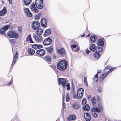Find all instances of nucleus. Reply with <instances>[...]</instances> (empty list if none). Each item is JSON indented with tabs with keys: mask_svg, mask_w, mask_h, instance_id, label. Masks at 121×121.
<instances>
[{
	"mask_svg": "<svg viewBox=\"0 0 121 121\" xmlns=\"http://www.w3.org/2000/svg\"><path fill=\"white\" fill-rule=\"evenodd\" d=\"M67 63L65 60H61L57 64V68L59 70L63 71L66 68Z\"/></svg>",
	"mask_w": 121,
	"mask_h": 121,
	"instance_id": "nucleus-1",
	"label": "nucleus"
},
{
	"mask_svg": "<svg viewBox=\"0 0 121 121\" xmlns=\"http://www.w3.org/2000/svg\"><path fill=\"white\" fill-rule=\"evenodd\" d=\"M7 35L10 38H16L18 37V34L13 31H10L7 32Z\"/></svg>",
	"mask_w": 121,
	"mask_h": 121,
	"instance_id": "nucleus-2",
	"label": "nucleus"
},
{
	"mask_svg": "<svg viewBox=\"0 0 121 121\" xmlns=\"http://www.w3.org/2000/svg\"><path fill=\"white\" fill-rule=\"evenodd\" d=\"M35 4L36 6L38 9H41L43 7V4L42 0H36Z\"/></svg>",
	"mask_w": 121,
	"mask_h": 121,
	"instance_id": "nucleus-3",
	"label": "nucleus"
},
{
	"mask_svg": "<svg viewBox=\"0 0 121 121\" xmlns=\"http://www.w3.org/2000/svg\"><path fill=\"white\" fill-rule=\"evenodd\" d=\"M57 52L59 54H60L62 57L65 56L66 53L65 49L62 48L60 49H58Z\"/></svg>",
	"mask_w": 121,
	"mask_h": 121,
	"instance_id": "nucleus-4",
	"label": "nucleus"
},
{
	"mask_svg": "<svg viewBox=\"0 0 121 121\" xmlns=\"http://www.w3.org/2000/svg\"><path fill=\"white\" fill-rule=\"evenodd\" d=\"M40 25L39 22L38 21H36L33 22L32 25V26L34 30H35L39 28Z\"/></svg>",
	"mask_w": 121,
	"mask_h": 121,
	"instance_id": "nucleus-5",
	"label": "nucleus"
},
{
	"mask_svg": "<svg viewBox=\"0 0 121 121\" xmlns=\"http://www.w3.org/2000/svg\"><path fill=\"white\" fill-rule=\"evenodd\" d=\"M84 93V89L82 88L79 89L77 91V94L78 96V99H81Z\"/></svg>",
	"mask_w": 121,
	"mask_h": 121,
	"instance_id": "nucleus-6",
	"label": "nucleus"
},
{
	"mask_svg": "<svg viewBox=\"0 0 121 121\" xmlns=\"http://www.w3.org/2000/svg\"><path fill=\"white\" fill-rule=\"evenodd\" d=\"M59 83L62 85L63 87L65 86L66 84V80L64 78H60L58 80Z\"/></svg>",
	"mask_w": 121,
	"mask_h": 121,
	"instance_id": "nucleus-7",
	"label": "nucleus"
},
{
	"mask_svg": "<svg viewBox=\"0 0 121 121\" xmlns=\"http://www.w3.org/2000/svg\"><path fill=\"white\" fill-rule=\"evenodd\" d=\"M52 42L51 38L48 37L44 40L43 41V43L45 45H48L51 44Z\"/></svg>",
	"mask_w": 121,
	"mask_h": 121,
	"instance_id": "nucleus-8",
	"label": "nucleus"
},
{
	"mask_svg": "<svg viewBox=\"0 0 121 121\" xmlns=\"http://www.w3.org/2000/svg\"><path fill=\"white\" fill-rule=\"evenodd\" d=\"M10 27V26L9 25L4 26L3 28L0 29V33L2 34H4Z\"/></svg>",
	"mask_w": 121,
	"mask_h": 121,
	"instance_id": "nucleus-9",
	"label": "nucleus"
},
{
	"mask_svg": "<svg viewBox=\"0 0 121 121\" xmlns=\"http://www.w3.org/2000/svg\"><path fill=\"white\" fill-rule=\"evenodd\" d=\"M18 53L17 51H16V53L15 54L13 57V59L12 63L11 66V67H13L16 62V59H17L18 58Z\"/></svg>",
	"mask_w": 121,
	"mask_h": 121,
	"instance_id": "nucleus-10",
	"label": "nucleus"
},
{
	"mask_svg": "<svg viewBox=\"0 0 121 121\" xmlns=\"http://www.w3.org/2000/svg\"><path fill=\"white\" fill-rule=\"evenodd\" d=\"M33 37L35 39L36 41L38 42H41L43 39L42 37L39 35H34L33 36Z\"/></svg>",
	"mask_w": 121,
	"mask_h": 121,
	"instance_id": "nucleus-11",
	"label": "nucleus"
},
{
	"mask_svg": "<svg viewBox=\"0 0 121 121\" xmlns=\"http://www.w3.org/2000/svg\"><path fill=\"white\" fill-rule=\"evenodd\" d=\"M36 53L40 56H43L45 53V50L43 49H39L36 51Z\"/></svg>",
	"mask_w": 121,
	"mask_h": 121,
	"instance_id": "nucleus-12",
	"label": "nucleus"
},
{
	"mask_svg": "<svg viewBox=\"0 0 121 121\" xmlns=\"http://www.w3.org/2000/svg\"><path fill=\"white\" fill-rule=\"evenodd\" d=\"M104 39L103 38L97 39V44L98 46H103L104 45Z\"/></svg>",
	"mask_w": 121,
	"mask_h": 121,
	"instance_id": "nucleus-13",
	"label": "nucleus"
},
{
	"mask_svg": "<svg viewBox=\"0 0 121 121\" xmlns=\"http://www.w3.org/2000/svg\"><path fill=\"white\" fill-rule=\"evenodd\" d=\"M41 24L43 27H46L47 25V20L44 18H42L41 21Z\"/></svg>",
	"mask_w": 121,
	"mask_h": 121,
	"instance_id": "nucleus-14",
	"label": "nucleus"
},
{
	"mask_svg": "<svg viewBox=\"0 0 121 121\" xmlns=\"http://www.w3.org/2000/svg\"><path fill=\"white\" fill-rule=\"evenodd\" d=\"M51 33L52 30L50 29H46L44 32L43 36L44 37L48 36L51 34Z\"/></svg>",
	"mask_w": 121,
	"mask_h": 121,
	"instance_id": "nucleus-15",
	"label": "nucleus"
},
{
	"mask_svg": "<svg viewBox=\"0 0 121 121\" xmlns=\"http://www.w3.org/2000/svg\"><path fill=\"white\" fill-rule=\"evenodd\" d=\"M30 8L31 10L34 13H37L38 11V10L35 7V4L34 3L32 4L30 6Z\"/></svg>",
	"mask_w": 121,
	"mask_h": 121,
	"instance_id": "nucleus-16",
	"label": "nucleus"
},
{
	"mask_svg": "<svg viewBox=\"0 0 121 121\" xmlns=\"http://www.w3.org/2000/svg\"><path fill=\"white\" fill-rule=\"evenodd\" d=\"M76 116L74 114L69 115L67 118V120L68 121L73 120L75 119Z\"/></svg>",
	"mask_w": 121,
	"mask_h": 121,
	"instance_id": "nucleus-17",
	"label": "nucleus"
},
{
	"mask_svg": "<svg viewBox=\"0 0 121 121\" xmlns=\"http://www.w3.org/2000/svg\"><path fill=\"white\" fill-rule=\"evenodd\" d=\"M91 112H97L98 113H99L101 112L100 110L96 107H94L92 108L91 110Z\"/></svg>",
	"mask_w": 121,
	"mask_h": 121,
	"instance_id": "nucleus-18",
	"label": "nucleus"
},
{
	"mask_svg": "<svg viewBox=\"0 0 121 121\" xmlns=\"http://www.w3.org/2000/svg\"><path fill=\"white\" fill-rule=\"evenodd\" d=\"M7 10L6 7H4L2 10L0 11V16L4 15L7 13Z\"/></svg>",
	"mask_w": 121,
	"mask_h": 121,
	"instance_id": "nucleus-19",
	"label": "nucleus"
},
{
	"mask_svg": "<svg viewBox=\"0 0 121 121\" xmlns=\"http://www.w3.org/2000/svg\"><path fill=\"white\" fill-rule=\"evenodd\" d=\"M84 118L86 121H89L91 120V117L89 114L88 113H85L84 114Z\"/></svg>",
	"mask_w": 121,
	"mask_h": 121,
	"instance_id": "nucleus-20",
	"label": "nucleus"
},
{
	"mask_svg": "<svg viewBox=\"0 0 121 121\" xmlns=\"http://www.w3.org/2000/svg\"><path fill=\"white\" fill-rule=\"evenodd\" d=\"M72 106L74 109H77L79 108L80 106L78 103L75 102L73 103L72 104Z\"/></svg>",
	"mask_w": 121,
	"mask_h": 121,
	"instance_id": "nucleus-21",
	"label": "nucleus"
},
{
	"mask_svg": "<svg viewBox=\"0 0 121 121\" xmlns=\"http://www.w3.org/2000/svg\"><path fill=\"white\" fill-rule=\"evenodd\" d=\"M108 74L106 72H104L103 74L100 76L99 80L101 81L103 80Z\"/></svg>",
	"mask_w": 121,
	"mask_h": 121,
	"instance_id": "nucleus-22",
	"label": "nucleus"
},
{
	"mask_svg": "<svg viewBox=\"0 0 121 121\" xmlns=\"http://www.w3.org/2000/svg\"><path fill=\"white\" fill-rule=\"evenodd\" d=\"M97 39V37L94 35H91L90 37L91 41L92 43H94Z\"/></svg>",
	"mask_w": 121,
	"mask_h": 121,
	"instance_id": "nucleus-23",
	"label": "nucleus"
},
{
	"mask_svg": "<svg viewBox=\"0 0 121 121\" xmlns=\"http://www.w3.org/2000/svg\"><path fill=\"white\" fill-rule=\"evenodd\" d=\"M26 41L27 42H29L30 43H34V42L32 41L31 38V34H30L27 36Z\"/></svg>",
	"mask_w": 121,
	"mask_h": 121,
	"instance_id": "nucleus-24",
	"label": "nucleus"
},
{
	"mask_svg": "<svg viewBox=\"0 0 121 121\" xmlns=\"http://www.w3.org/2000/svg\"><path fill=\"white\" fill-rule=\"evenodd\" d=\"M36 29L37 30L36 32V33L37 35H40L42 34L43 30L42 29L39 27Z\"/></svg>",
	"mask_w": 121,
	"mask_h": 121,
	"instance_id": "nucleus-25",
	"label": "nucleus"
},
{
	"mask_svg": "<svg viewBox=\"0 0 121 121\" xmlns=\"http://www.w3.org/2000/svg\"><path fill=\"white\" fill-rule=\"evenodd\" d=\"M102 51V48L97 47L96 48L95 50L94 51L95 52H101Z\"/></svg>",
	"mask_w": 121,
	"mask_h": 121,
	"instance_id": "nucleus-26",
	"label": "nucleus"
},
{
	"mask_svg": "<svg viewBox=\"0 0 121 121\" xmlns=\"http://www.w3.org/2000/svg\"><path fill=\"white\" fill-rule=\"evenodd\" d=\"M46 49L48 52L50 53L53 52V46L52 45L49 47L46 48Z\"/></svg>",
	"mask_w": 121,
	"mask_h": 121,
	"instance_id": "nucleus-27",
	"label": "nucleus"
},
{
	"mask_svg": "<svg viewBox=\"0 0 121 121\" xmlns=\"http://www.w3.org/2000/svg\"><path fill=\"white\" fill-rule=\"evenodd\" d=\"M28 52L29 54L32 55L34 53L35 51L32 48H29L28 49Z\"/></svg>",
	"mask_w": 121,
	"mask_h": 121,
	"instance_id": "nucleus-28",
	"label": "nucleus"
},
{
	"mask_svg": "<svg viewBox=\"0 0 121 121\" xmlns=\"http://www.w3.org/2000/svg\"><path fill=\"white\" fill-rule=\"evenodd\" d=\"M96 47L93 44H91L90 47V50L93 51L94 52V50H95Z\"/></svg>",
	"mask_w": 121,
	"mask_h": 121,
	"instance_id": "nucleus-29",
	"label": "nucleus"
},
{
	"mask_svg": "<svg viewBox=\"0 0 121 121\" xmlns=\"http://www.w3.org/2000/svg\"><path fill=\"white\" fill-rule=\"evenodd\" d=\"M32 0H24V4L26 5H28L31 3Z\"/></svg>",
	"mask_w": 121,
	"mask_h": 121,
	"instance_id": "nucleus-30",
	"label": "nucleus"
},
{
	"mask_svg": "<svg viewBox=\"0 0 121 121\" xmlns=\"http://www.w3.org/2000/svg\"><path fill=\"white\" fill-rule=\"evenodd\" d=\"M83 109L84 110H86L87 111L89 110L90 109L89 105L86 104L83 106Z\"/></svg>",
	"mask_w": 121,
	"mask_h": 121,
	"instance_id": "nucleus-31",
	"label": "nucleus"
},
{
	"mask_svg": "<svg viewBox=\"0 0 121 121\" xmlns=\"http://www.w3.org/2000/svg\"><path fill=\"white\" fill-rule=\"evenodd\" d=\"M91 101L92 102L93 105L95 106L96 104L95 98V97H93L91 99Z\"/></svg>",
	"mask_w": 121,
	"mask_h": 121,
	"instance_id": "nucleus-32",
	"label": "nucleus"
},
{
	"mask_svg": "<svg viewBox=\"0 0 121 121\" xmlns=\"http://www.w3.org/2000/svg\"><path fill=\"white\" fill-rule=\"evenodd\" d=\"M93 55L95 58H97L99 57L100 56V54L97 52H95V53Z\"/></svg>",
	"mask_w": 121,
	"mask_h": 121,
	"instance_id": "nucleus-33",
	"label": "nucleus"
},
{
	"mask_svg": "<svg viewBox=\"0 0 121 121\" xmlns=\"http://www.w3.org/2000/svg\"><path fill=\"white\" fill-rule=\"evenodd\" d=\"M84 84L86 86L88 87V85L87 84V78L86 77H85L84 78Z\"/></svg>",
	"mask_w": 121,
	"mask_h": 121,
	"instance_id": "nucleus-34",
	"label": "nucleus"
},
{
	"mask_svg": "<svg viewBox=\"0 0 121 121\" xmlns=\"http://www.w3.org/2000/svg\"><path fill=\"white\" fill-rule=\"evenodd\" d=\"M40 17V15L39 14L35 15L34 17V19L35 20L39 19Z\"/></svg>",
	"mask_w": 121,
	"mask_h": 121,
	"instance_id": "nucleus-35",
	"label": "nucleus"
},
{
	"mask_svg": "<svg viewBox=\"0 0 121 121\" xmlns=\"http://www.w3.org/2000/svg\"><path fill=\"white\" fill-rule=\"evenodd\" d=\"M45 58L46 60L50 62L51 61V57L49 56H46Z\"/></svg>",
	"mask_w": 121,
	"mask_h": 121,
	"instance_id": "nucleus-36",
	"label": "nucleus"
},
{
	"mask_svg": "<svg viewBox=\"0 0 121 121\" xmlns=\"http://www.w3.org/2000/svg\"><path fill=\"white\" fill-rule=\"evenodd\" d=\"M92 116L95 118H96L97 117L98 115L95 112H91Z\"/></svg>",
	"mask_w": 121,
	"mask_h": 121,
	"instance_id": "nucleus-37",
	"label": "nucleus"
},
{
	"mask_svg": "<svg viewBox=\"0 0 121 121\" xmlns=\"http://www.w3.org/2000/svg\"><path fill=\"white\" fill-rule=\"evenodd\" d=\"M116 68V67H113L112 68H111H111L109 69V70L108 71V72H106L107 73H108V74L109 73L113 71Z\"/></svg>",
	"mask_w": 121,
	"mask_h": 121,
	"instance_id": "nucleus-38",
	"label": "nucleus"
},
{
	"mask_svg": "<svg viewBox=\"0 0 121 121\" xmlns=\"http://www.w3.org/2000/svg\"><path fill=\"white\" fill-rule=\"evenodd\" d=\"M69 94L68 93L66 95V101L68 102L69 101Z\"/></svg>",
	"mask_w": 121,
	"mask_h": 121,
	"instance_id": "nucleus-39",
	"label": "nucleus"
},
{
	"mask_svg": "<svg viewBox=\"0 0 121 121\" xmlns=\"http://www.w3.org/2000/svg\"><path fill=\"white\" fill-rule=\"evenodd\" d=\"M26 15L27 16L29 17H30L32 16V13L30 11H29L27 13H26Z\"/></svg>",
	"mask_w": 121,
	"mask_h": 121,
	"instance_id": "nucleus-40",
	"label": "nucleus"
},
{
	"mask_svg": "<svg viewBox=\"0 0 121 121\" xmlns=\"http://www.w3.org/2000/svg\"><path fill=\"white\" fill-rule=\"evenodd\" d=\"M67 86V89L68 90H70V84L69 83H67V84H66L65 86Z\"/></svg>",
	"mask_w": 121,
	"mask_h": 121,
	"instance_id": "nucleus-41",
	"label": "nucleus"
},
{
	"mask_svg": "<svg viewBox=\"0 0 121 121\" xmlns=\"http://www.w3.org/2000/svg\"><path fill=\"white\" fill-rule=\"evenodd\" d=\"M86 102V98H84L83 99L82 101V103L83 104H85Z\"/></svg>",
	"mask_w": 121,
	"mask_h": 121,
	"instance_id": "nucleus-42",
	"label": "nucleus"
},
{
	"mask_svg": "<svg viewBox=\"0 0 121 121\" xmlns=\"http://www.w3.org/2000/svg\"><path fill=\"white\" fill-rule=\"evenodd\" d=\"M64 97H63V102H62V106L63 109L65 107L66 105V104L64 103Z\"/></svg>",
	"mask_w": 121,
	"mask_h": 121,
	"instance_id": "nucleus-43",
	"label": "nucleus"
},
{
	"mask_svg": "<svg viewBox=\"0 0 121 121\" xmlns=\"http://www.w3.org/2000/svg\"><path fill=\"white\" fill-rule=\"evenodd\" d=\"M9 42L11 44H13L15 42V40L10 39V40H9Z\"/></svg>",
	"mask_w": 121,
	"mask_h": 121,
	"instance_id": "nucleus-44",
	"label": "nucleus"
},
{
	"mask_svg": "<svg viewBox=\"0 0 121 121\" xmlns=\"http://www.w3.org/2000/svg\"><path fill=\"white\" fill-rule=\"evenodd\" d=\"M77 45H71V47L72 48V50L73 51H74V50L73 49L75 48L77 46Z\"/></svg>",
	"mask_w": 121,
	"mask_h": 121,
	"instance_id": "nucleus-45",
	"label": "nucleus"
},
{
	"mask_svg": "<svg viewBox=\"0 0 121 121\" xmlns=\"http://www.w3.org/2000/svg\"><path fill=\"white\" fill-rule=\"evenodd\" d=\"M97 91L99 93H100L102 92V89L101 87H99L97 89Z\"/></svg>",
	"mask_w": 121,
	"mask_h": 121,
	"instance_id": "nucleus-46",
	"label": "nucleus"
},
{
	"mask_svg": "<svg viewBox=\"0 0 121 121\" xmlns=\"http://www.w3.org/2000/svg\"><path fill=\"white\" fill-rule=\"evenodd\" d=\"M98 107L99 108V109H102L103 108V106L100 103H99L98 104Z\"/></svg>",
	"mask_w": 121,
	"mask_h": 121,
	"instance_id": "nucleus-47",
	"label": "nucleus"
},
{
	"mask_svg": "<svg viewBox=\"0 0 121 121\" xmlns=\"http://www.w3.org/2000/svg\"><path fill=\"white\" fill-rule=\"evenodd\" d=\"M32 47L33 48L35 49H37V44H33L32 45Z\"/></svg>",
	"mask_w": 121,
	"mask_h": 121,
	"instance_id": "nucleus-48",
	"label": "nucleus"
},
{
	"mask_svg": "<svg viewBox=\"0 0 121 121\" xmlns=\"http://www.w3.org/2000/svg\"><path fill=\"white\" fill-rule=\"evenodd\" d=\"M111 68V66H106L104 69V70H108Z\"/></svg>",
	"mask_w": 121,
	"mask_h": 121,
	"instance_id": "nucleus-49",
	"label": "nucleus"
},
{
	"mask_svg": "<svg viewBox=\"0 0 121 121\" xmlns=\"http://www.w3.org/2000/svg\"><path fill=\"white\" fill-rule=\"evenodd\" d=\"M25 12L26 13V14L30 11L29 9L27 8H26L24 10Z\"/></svg>",
	"mask_w": 121,
	"mask_h": 121,
	"instance_id": "nucleus-50",
	"label": "nucleus"
},
{
	"mask_svg": "<svg viewBox=\"0 0 121 121\" xmlns=\"http://www.w3.org/2000/svg\"><path fill=\"white\" fill-rule=\"evenodd\" d=\"M43 46L41 44H37V48H42Z\"/></svg>",
	"mask_w": 121,
	"mask_h": 121,
	"instance_id": "nucleus-51",
	"label": "nucleus"
},
{
	"mask_svg": "<svg viewBox=\"0 0 121 121\" xmlns=\"http://www.w3.org/2000/svg\"><path fill=\"white\" fill-rule=\"evenodd\" d=\"M79 46H78L74 50V51H75V52H77L79 51Z\"/></svg>",
	"mask_w": 121,
	"mask_h": 121,
	"instance_id": "nucleus-52",
	"label": "nucleus"
},
{
	"mask_svg": "<svg viewBox=\"0 0 121 121\" xmlns=\"http://www.w3.org/2000/svg\"><path fill=\"white\" fill-rule=\"evenodd\" d=\"M73 97L74 98H77V97L78 98V94H77V95H73Z\"/></svg>",
	"mask_w": 121,
	"mask_h": 121,
	"instance_id": "nucleus-53",
	"label": "nucleus"
},
{
	"mask_svg": "<svg viewBox=\"0 0 121 121\" xmlns=\"http://www.w3.org/2000/svg\"><path fill=\"white\" fill-rule=\"evenodd\" d=\"M98 75L97 74H96L94 76V78L95 79L97 78H98Z\"/></svg>",
	"mask_w": 121,
	"mask_h": 121,
	"instance_id": "nucleus-54",
	"label": "nucleus"
},
{
	"mask_svg": "<svg viewBox=\"0 0 121 121\" xmlns=\"http://www.w3.org/2000/svg\"><path fill=\"white\" fill-rule=\"evenodd\" d=\"M12 83V80H11L10 82L9 83L7 84V85L8 86L10 85Z\"/></svg>",
	"mask_w": 121,
	"mask_h": 121,
	"instance_id": "nucleus-55",
	"label": "nucleus"
},
{
	"mask_svg": "<svg viewBox=\"0 0 121 121\" xmlns=\"http://www.w3.org/2000/svg\"><path fill=\"white\" fill-rule=\"evenodd\" d=\"M90 51H89L88 49L87 48L86 49V52L87 54H88L89 53V52Z\"/></svg>",
	"mask_w": 121,
	"mask_h": 121,
	"instance_id": "nucleus-56",
	"label": "nucleus"
},
{
	"mask_svg": "<svg viewBox=\"0 0 121 121\" xmlns=\"http://www.w3.org/2000/svg\"><path fill=\"white\" fill-rule=\"evenodd\" d=\"M18 30L19 32H20L21 31V27H19L18 28Z\"/></svg>",
	"mask_w": 121,
	"mask_h": 121,
	"instance_id": "nucleus-57",
	"label": "nucleus"
},
{
	"mask_svg": "<svg viewBox=\"0 0 121 121\" xmlns=\"http://www.w3.org/2000/svg\"><path fill=\"white\" fill-rule=\"evenodd\" d=\"M9 2V3L11 4H12V0H8Z\"/></svg>",
	"mask_w": 121,
	"mask_h": 121,
	"instance_id": "nucleus-58",
	"label": "nucleus"
},
{
	"mask_svg": "<svg viewBox=\"0 0 121 121\" xmlns=\"http://www.w3.org/2000/svg\"><path fill=\"white\" fill-rule=\"evenodd\" d=\"M101 70H98L97 71V73H101Z\"/></svg>",
	"mask_w": 121,
	"mask_h": 121,
	"instance_id": "nucleus-59",
	"label": "nucleus"
},
{
	"mask_svg": "<svg viewBox=\"0 0 121 121\" xmlns=\"http://www.w3.org/2000/svg\"><path fill=\"white\" fill-rule=\"evenodd\" d=\"M53 59H55L56 58V57L55 55H53Z\"/></svg>",
	"mask_w": 121,
	"mask_h": 121,
	"instance_id": "nucleus-60",
	"label": "nucleus"
},
{
	"mask_svg": "<svg viewBox=\"0 0 121 121\" xmlns=\"http://www.w3.org/2000/svg\"><path fill=\"white\" fill-rule=\"evenodd\" d=\"M85 36V34H83L82 35H81V37H84Z\"/></svg>",
	"mask_w": 121,
	"mask_h": 121,
	"instance_id": "nucleus-61",
	"label": "nucleus"
},
{
	"mask_svg": "<svg viewBox=\"0 0 121 121\" xmlns=\"http://www.w3.org/2000/svg\"><path fill=\"white\" fill-rule=\"evenodd\" d=\"M90 34H88V35H87L86 36L89 37L90 36Z\"/></svg>",
	"mask_w": 121,
	"mask_h": 121,
	"instance_id": "nucleus-62",
	"label": "nucleus"
},
{
	"mask_svg": "<svg viewBox=\"0 0 121 121\" xmlns=\"http://www.w3.org/2000/svg\"><path fill=\"white\" fill-rule=\"evenodd\" d=\"M98 98V99L99 100V97H98V98Z\"/></svg>",
	"mask_w": 121,
	"mask_h": 121,
	"instance_id": "nucleus-63",
	"label": "nucleus"
},
{
	"mask_svg": "<svg viewBox=\"0 0 121 121\" xmlns=\"http://www.w3.org/2000/svg\"><path fill=\"white\" fill-rule=\"evenodd\" d=\"M11 77H12V76H11Z\"/></svg>",
	"mask_w": 121,
	"mask_h": 121,
	"instance_id": "nucleus-64",
	"label": "nucleus"
}]
</instances>
